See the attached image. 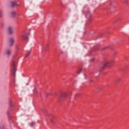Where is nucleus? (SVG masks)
Returning a JSON list of instances; mask_svg holds the SVG:
<instances>
[{"label": "nucleus", "instance_id": "1", "mask_svg": "<svg viewBox=\"0 0 129 129\" xmlns=\"http://www.w3.org/2000/svg\"><path fill=\"white\" fill-rule=\"evenodd\" d=\"M114 62H115L114 59H112L110 61H107V60L105 61L103 63V66L101 67V70H100V72H101L102 70H103L104 69H105L106 67H111V66L113 65V63H114Z\"/></svg>", "mask_w": 129, "mask_h": 129}, {"label": "nucleus", "instance_id": "2", "mask_svg": "<svg viewBox=\"0 0 129 129\" xmlns=\"http://www.w3.org/2000/svg\"><path fill=\"white\" fill-rule=\"evenodd\" d=\"M83 13L85 14L86 18L89 20L87 23L88 25H89V24L91 23L92 21L91 18L92 16L90 13V12L89 11V9L87 7L84 8L83 9Z\"/></svg>", "mask_w": 129, "mask_h": 129}, {"label": "nucleus", "instance_id": "3", "mask_svg": "<svg viewBox=\"0 0 129 129\" xmlns=\"http://www.w3.org/2000/svg\"><path fill=\"white\" fill-rule=\"evenodd\" d=\"M17 64H18V61L16 60H13L12 63L13 67V73L14 78L16 77V72H17Z\"/></svg>", "mask_w": 129, "mask_h": 129}, {"label": "nucleus", "instance_id": "4", "mask_svg": "<svg viewBox=\"0 0 129 129\" xmlns=\"http://www.w3.org/2000/svg\"><path fill=\"white\" fill-rule=\"evenodd\" d=\"M8 33L9 35H13L14 32L13 31V28L12 27H9L8 29Z\"/></svg>", "mask_w": 129, "mask_h": 129}, {"label": "nucleus", "instance_id": "5", "mask_svg": "<svg viewBox=\"0 0 129 129\" xmlns=\"http://www.w3.org/2000/svg\"><path fill=\"white\" fill-rule=\"evenodd\" d=\"M5 54L6 55H8V56H10L11 54H12V50L8 49L5 51Z\"/></svg>", "mask_w": 129, "mask_h": 129}, {"label": "nucleus", "instance_id": "6", "mask_svg": "<svg viewBox=\"0 0 129 129\" xmlns=\"http://www.w3.org/2000/svg\"><path fill=\"white\" fill-rule=\"evenodd\" d=\"M21 39H22V40H25V41H27V40H28L29 37H28V35H27V34H25L22 36Z\"/></svg>", "mask_w": 129, "mask_h": 129}, {"label": "nucleus", "instance_id": "7", "mask_svg": "<svg viewBox=\"0 0 129 129\" xmlns=\"http://www.w3.org/2000/svg\"><path fill=\"white\" fill-rule=\"evenodd\" d=\"M9 42L10 43V46H13V45H14V43H15V39H14L13 38H11L10 39Z\"/></svg>", "mask_w": 129, "mask_h": 129}, {"label": "nucleus", "instance_id": "8", "mask_svg": "<svg viewBox=\"0 0 129 129\" xmlns=\"http://www.w3.org/2000/svg\"><path fill=\"white\" fill-rule=\"evenodd\" d=\"M16 15H17V13H16V12L15 11H13L11 13V16L12 18H15V17L16 16Z\"/></svg>", "mask_w": 129, "mask_h": 129}, {"label": "nucleus", "instance_id": "9", "mask_svg": "<svg viewBox=\"0 0 129 129\" xmlns=\"http://www.w3.org/2000/svg\"><path fill=\"white\" fill-rule=\"evenodd\" d=\"M7 114H8V115L9 116V121H10V122H13V119H12V117H11L9 116L10 112H7Z\"/></svg>", "mask_w": 129, "mask_h": 129}, {"label": "nucleus", "instance_id": "10", "mask_svg": "<svg viewBox=\"0 0 129 129\" xmlns=\"http://www.w3.org/2000/svg\"><path fill=\"white\" fill-rule=\"evenodd\" d=\"M18 5L17 4V3L16 2H11V7L12 8H14V7H15V6H17Z\"/></svg>", "mask_w": 129, "mask_h": 129}, {"label": "nucleus", "instance_id": "11", "mask_svg": "<svg viewBox=\"0 0 129 129\" xmlns=\"http://www.w3.org/2000/svg\"><path fill=\"white\" fill-rule=\"evenodd\" d=\"M36 124V122L35 121H33L31 123H30V126H34Z\"/></svg>", "mask_w": 129, "mask_h": 129}, {"label": "nucleus", "instance_id": "12", "mask_svg": "<svg viewBox=\"0 0 129 129\" xmlns=\"http://www.w3.org/2000/svg\"><path fill=\"white\" fill-rule=\"evenodd\" d=\"M48 49H49V44H47L45 46V51H47Z\"/></svg>", "mask_w": 129, "mask_h": 129}, {"label": "nucleus", "instance_id": "13", "mask_svg": "<svg viewBox=\"0 0 129 129\" xmlns=\"http://www.w3.org/2000/svg\"><path fill=\"white\" fill-rule=\"evenodd\" d=\"M62 97H67V94L66 93H63L61 94Z\"/></svg>", "mask_w": 129, "mask_h": 129}, {"label": "nucleus", "instance_id": "14", "mask_svg": "<svg viewBox=\"0 0 129 129\" xmlns=\"http://www.w3.org/2000/svg\"><path fill=\"white\" fill-rule=\"evenodd\" d=\"M30 55H31V52H29L27 53V54L25 56V58H28V57H29V56H30Z\"/></svg>", "mask_w": 129, "mask_h": 129}, {"label": "nucleus", "instance_id": "15", "mask_svg": "<svg viewBox=\"0 0 129 129\" xmlns=\"http://www.w3.org/2000/svg\"><path fill=\"white\" fill-rule=\"evenodd\" d=\"M101 91V88H98L96 89V92H100Z\"/></svg>", "mask_w": 129, "mask_h": 129}, {"label": "nucleus", "instance_id": "16", "mask_svg": "<svg viewBox=\"0 0 129 129\" xmlns=\"http://www.w3.org/2000/svg\"><path fill=\"white\" fill-rule=\"evenodd\" d=\"M0 18H3V11H0Z\"/></svg>", "mask_w": 129, "mask_h": 129}, {"label": "nucleus", "instance_id": "17", "mask_svg": "<svg viewBox=\"0 0 129 129\" xmlns=\"http://www.w3.org/2000/svg\"><path fill=\"white\" fill-rule=\"evenodd\" d=\"M124 4L125 5H127L128 4V0H125Z\"/></svg>", "mask_w": 129, "mask_h": 129}, {"label": "nucleus", "instance_id": "18", "mask_svg": "<svg viewBox=\"0 0 129 129\" xmlns=\"http://www.w3.org/2000/svg\"><path fill=\"white\" fill-rule=\"evenodd\" d=\"M37 89H35L34 90H33V93H34V94H37Z\"/></svg>", "mask_w": 129, "mask_h": 129}, {"label": "nucleus", "instance_id": "19", "mask_svg": "<svg viewBox=\"0 0 129 129\" xmlns=\"http://www.w3.org/2000/svg\"><path fill=\"white\" fill-rule=\"evenodd\" d=\"M81 72H82V69L80 70L78 72V74H80V73H81Z\"/></svg>", "mask_w": 129, "mask_h": 129}, {"label": "nucleus", "instance_id": "20", "mask_svg": "<svg viewBox=\"0 0 129 129\" xmlns=\"http://www.w3.org/2000/svg\"><path fill=\"white\" fill-rule=\"evenodd\" d=\"M95 49H96V50H98V45H97V46H95Z\"/></svg>", "mask_w": 129, "mask_h": 129}, {"label": "nucleus", "instance_id": "21", "mask_svg": "<svg viewBox=\"0 0 129 129\" xmlns=\"http://www.w3.org/2000/svg\"><path fill=\"white\" fill-rule=\"evenodd\" d=\"M118 81H119V79H117L116 80V83H117L118 82Z\"/></svg>", "mask_w": 129, "mask_h": 129}, {"label": "nucleus", "instance_id": "22", "mask_svg": "<svg viewBox=\"0 0 129 129\" xmlns=\"http://www.w3.org/2000/svg\"><path fill=\"white\" fill-rule=\"evenodd\" d=\"M11 103H12V101L10 100L9 101V105H10V106H11Z\"/></svg>", "mask_w": 129, "mask_h": 129}, {"label": "nucleus", "instance_id": "23", "mask_svg": "<svg viewBox=\"0 0 129 129\" xmlns=\"http://www.w3.org/2000/svg\"><path fill=\"white\" fill-rule=\"evenodd\" d=\"M109 46H106L104 48V49H107V48H109Z\"/></svg>", "mask_w": 129, "mask_h": 129}, {"label": "nucleus", "instance_id": "24", "mask_svg": "<svg viewBox=\"0 0 129 129\" xmlns=\"http://www.w3.org/2000/svg\"><path fill=\"white\" fill-rule=\"evenodd\" d=\"M94 61V58H93L91 60V62H93Z\"/></svg>", "mask_w": 129, "mask_h": 129}, {"label": "nucleus", "instance_id": "25", "mask_svg": "<svg viewBox=\"0 0 129 129\" xmlns=\"http://www.w3.org/2000/svg\"><path fill=\"white\" fill-rule=\"evenodd\" d=\"M89 82H93V80H89Z\"/></svg>", "mask_w": 129, "mask_h": 129}, {"label": "nucleus", "instance_id": "26", "mask_svg": "<svg viewBox=\"0 0 129 129\" xmlns=\"http://www.w3.org/2000/svg\"><path fill=\"white\" fill-rule=\"evenodd\" d=\"M20 16H21V14H18L17 15V17H20Z\"/></svg>", "mask_w": 129, "mask_h": 129}, {"label": "nucleus", "instance_id": "27", "mask_svg": "<svg viewBox=\"0 0 129 129\" xmlns=\"http://www.w3.org/2000/svg\"><path fill=\"white\" fill-rule=\"evenodd\" d=\"M50 95V94L49 93H47V96H48V95Z\"/></svg>", "mask_w": 129, "mask_h": 129}, {"label": "nucleus", "instance_id": "28", "mask_svg": "<svg viewBox=\"0 0 129 129\" xmlns=\"http://www.w3.org/2000/svg\"><path fill=\"white\" fill-rule=\"evenodd\" d=\"M1 129H4V127H3L2 128L1 127Z\"/></svg>", "mask_w": 129, "mask_h": 129}]
</instances>
